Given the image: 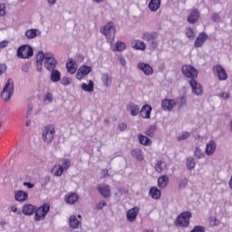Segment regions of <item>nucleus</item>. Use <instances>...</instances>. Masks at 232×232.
<instances>
[{"label":"nucleus","mask_w":232,"mask_h":232,"mask_svg":"<svg viewBox=\"0 0 232 232\" xmlns=\"http://www.w3.org/2000/svg\"><path fill=\"white\" fill-rule=\"evenodd\" d=\"M143 41L149 43V46L152 50H157L159 48V33L157 32H150V33H144L142 36Z\"/></svg>","instance_id":"f257e3e1"},{"label":"nucleus","mask_w":232,"mask_h":232,"mask_svg":"<svg viewBox=\"0 0 232 232\" xmlns=\"http://www.w3.org/2000/svg\"><path fill=\"white\" fill-rule=\"evenodd\" d=\"M57 59L52 53H44V66L48 70V72H52L57 68Z\"/></svg>","instance_id":"f03ea898"},{"label":"nucleus","mask_w":232,"mask_h":232,"mask_svg":"<svg viewBox=\"0 0 232 232\" xmlns=\"http://www.w3.org/2000/svg\"><path fill=\"white\" fill-rule=\"evenodd\" d=\"M102 35H105L108 43L111 44L115 41V24L110 22L102 30Z\"/></svg>","instance_id":"7ed1b4c3"},{"label":"nucleus","mask_w":232,"mask_h":232,"mask_svg":"<svg viewBox=\"0 0 232 232\" xmlns=\"http://www.w3.org/2000/svg\"><path fill=\"white\" fill-rule=\"evenodd\" d=\"M14 95V80L13 79H8L3 92L1 93L2 99L8 102L10 99H12V96Z\"/></svg>","instance_id":"20e7f679"},{"label":"nucleus","mask_w":232,"mask_h":232,"mask_svg":"<svg viewBox=\"0 0 232 232\" xmlns=\"http://www.w3.org/2000/svg\"><path fill=\"white\" fill-rule=\"evenodd\" d=\"M191 218V212H182L176 219L175 226L178 227H188L189 226V219Z\"/></svg>","instance_id":"39448f33"},{"label":"nucleus","mask_w":232,"mask_h":232,"mask_svg":"<svg viewBox=\"0 0 232 232\" xmlns=\"http://www.w3.org/2000/svg\"><path fill=\"white\" fill-rule=\"evenodd\" d=\"M34 56V48L30 45H22L17 49V57L19 59H30Z\"/></svg>","instance_id":"423d86ee"},{"label":"nucleus","mask_w":232,"mask_h":232,"mask_svg":"<svg viewBox=\"0 0 232 232\" xmlns=\"http://www.w3.org/2000/svg\"><path fill=\"white\" fill-rule=\"evenodd\" d=\"M55 136V126L46 125L43 130L42 137L44 142H52L53 137Z\"/></svg>","instance_id":"0eeeda50"},{"label":"nucleus","mask_w":232,"mask_h":232,"mask_svg":"<svg viewBox=\"0 0 232 232\" xmlns=\"http://www.w3.org/2000/svg\"><path fill=\"white\" fill-rule=\"evenodd\" d=\"M181 72L185 77L191 79V81L195 80V77L198 75V72L195 67L191 65H183L181 68Z\"/></svg>","instance_id":"6e6552de"},{"label":"nucleus","mask_w":232,"mask_h":232,"mask_svg":"<svg viewBox=\"0 0 232 232\" xmlns=\"http://www.w3.org/2000/svg\"><path fill=\"white\" fill-rule=\"evenodd\" d=\"M140 211V208H139V207H134L129 209L126 213V218L128 222H135L137 220V217Z\"/></svg>","instance_id":"1a4fd4ad"},{"label":"nucleus","mask_w":232,"mask_h":232,"mask_svg":"<svg viewBox=\"0 0 232 232\" xmlns=\"http://www.w3.org/2000/svg\"><path fill=\"white\" fill-rule=\"evenodd\" d=\"M91 72H92V66L82 65L78 69L76 79H78V81H81L82 77H86V75L91 73Z\"/></svg>","instance_id":"9d476101"},{"label":"nucleus","mask_w":232,"mask_h":232,"mask_svg":"<svg viewBox=\"0 0 232 232\" xmlns=\"http://www.w3.org/2000/svg\"><path fill=\"white\" fill-rule=\"evenodd\" d=\"M177 106V102L175 100L165 99L161 102V108L165 111H171L172 108Z\"/></svg>","instance_id":"9b49d317"},{"label":"nucleus","mask_w":232,"mask_h":232,"mask_svg":"<svg viewBox=\"0 0 232 232\" xmlns=\"http://www.w3.org/2000/svg\"><path fill=\"white\" fill-rule=\"evenodd\" d=\"M189 84L191 86L192 93H194V95H202L203 90L202 85H200V83H198L195 80H190Z\"/></svg>","instance_id":"f8f14e48"},{"label":"nucleus","mask_w":232,"mask_h":232,"mask_svg":"<svg viewBox=\"0 0 232 232\" xmlns=\"http://www.w3.org/2000/svg\"><path fill=\"white\" fill-rule=\"evenodd\" d=\"M138 68H139V70L143 72V73H145V75H153V67H151V65H150L148 63H145L142 62L139 63Z\"/></svg>","instance_id":"ddd939ff"},{"label":"nucleus","mask_w":232,"mask_h":232,"mask_svg":"<svg viewBox=\"0 0 232 232\" xmlns=\"http://www.w3.org/2000/svg\"><path fill=\"white\" fill-rule=\"evenodd\" d=\"M97 189H98L99 193L102 195V197H103L104 198H110V197L111 195V190L110 188V186L99 185L97 187Z\"/></svg>","instance_id":"4468645a"},{"label":"nucleus","mask_w":232,"mask_h":232,"mask_svg":"<svg viewBox=\"0 0 232 232\" xmlns=\"http://www.w3.org/2000/svg\"><path fill=\"white\" fill-rule=\"evenodd\" d=\"M44 63V53L38 52L36 56V72H43V64Z\"/></svg>","instance_id":"2eb2a0df"},{"label":"nucleus","mask_w":232,"mask_h":232,"mask_svg":"<svg viewBox=\"0 0 232 232\" xmlns=\"http://www.w3.org/2000/svg\"><path fill=\"white\" fill-rule=\"evenodd\" d=\"M79 200V195L75 192H70L64 196V201L66 204L73 205Z\"/></svg>","instance_id":"dca6fc26"},{"label":"nucleus","mask_w":232,"mask_h":232,"mask_svg":"<svg viewBox=\"0 0 232 232\" xmlns=\"http://www.w3.org/2000/svg\"><path fill=\"white\" fill-rule=\"evenodd\" d=\"M14 199L17 202H26L28 200V193L24 190L14 191Z\"/></svg>","instance_id":"f3484780"},{"label":"nucleus","mask_w":232,"mask_h":232,"mask_svg":"<svg viewBox=\"0 0 232 232\" xmlns=\"http://www.w3.org/2000/svg\"><path fill=\"white\" fill-rule=\"evenodd\" d=\"M199 17H200V15L198 14V9H194V10H192L190 12L189 15L187 18V21L190 24H195V23H197L198 21Z\"/></svg>","instance_id":"a211bd4d"},{"label":"nucleus","mask_w":232,"mask_h":232,"mask_svg":"<svg viewBox=\"0 0 232 232\" xmlns=\"http://www.w3.org/2000/svg\"><path fill=\"white\" fill-rule=\"evenodd\" d=\"M217 150V143H215L214 140H210L208 143H207L205 153L208 157H211Z\"/></svg>","instance_id":"6ab92c4d"},{"label":"nucleus","mask_w":232,"mask_h":232,"mask_svg":"<svg viewBox=\"0 0 232 232\" xmlns=\"http://www.w3.org/2000/svg\"><path fill=\"white\" fill-rule=\"evenodd\" d=\"M214 70L217 72L219 81L227 80V72H226V70L222 66L217 65Z\"/></svg>","instance_id":"aec40b11"},{"label":"nucleus","mask_w":232,"mask_h":232,"mask_svg":"<svg viewBox=\"0 0 232 232\" xmlns=\"http://www.w3.org/2000/svg\"><path fill=\"white\" fill-rule=\"evenodd\" d=\"M151 110H153V108H151L150 105H143L140 111V117H142V119H150L151 115Z\"/></svg>","instance_id":"412c9836"},{"label":"nucleus","mask_w":232,"mask_h":232,"mask_svg":"<svg viewBox=\"0 0 232 232\" xmlns=\"http://www.w3.org/2000/svg\"><path fill=\"white\" fill-rule=\"evenodd\" d=\"M208 39V34L206 33H201L197 37L194 46L195 48H200L204 43H206V40Z\"/></svg>","instance_id":"4be33fe9"},{"label":"nucleus","mask_w":232,"mask_h":232,"mask_svg":"<svg viewBox=\"0 0 232 232\" xmlns=\"http://www.w3.org/2000/svg\"><path fill=\"white\" fill-rule=\"evenodd\" d=\"M22 213L26 216H32L35 213V207L32 204H26L23 207Z\"/></svg>","instance_id":"5701e85b"},{"label":"nucleus","mask_w":232,"mask_h":232,"mask_svg":"<svg viewBox=\"0 0 232 232\" xmlns=\"http://www.w3.org/2000/svg\"><path fill=\"white\" fill-rule=\"evenodd\" d=\"M149 195L150 197H151V198H154V200H159L162 193L160 192V189H159L157 187H152L150 189Z\"/></svg>","instance_id":"b1692460"},{"label":"nucleus","mask_w":232,"mask_h":232,"mask_svg":"<svg viewBox=\"0 0 232 232\" xmlns=\"http://www.w3.org/2000/svg\"><path fill=\"white\" fill-rule=\"evenodd\" d=\"M169 184V177L167 175L161 176L158 179V186L160 189H164Z\"/></svg>","instance_id":"393cba45"},{"label":"nucleus","mask_w":232,"mask_h":232,"mask_svg":"<svg viewBox=\"0 0 232 232\" xmlns=\"http://www.w3.org/2000/svg\"><path fill=\"white\" fill-rule=\"evenodd\" d=\"M41 35V31L37 29H28L25 31V36L27 39H35Z\"/></svg>","instance_id":"a878e982"},{"label":"nucleus","mask_w":232,"mask_h":232,"mask_svg":"<svg viewBox=\"0 0 232 232\" xmlns=\"http://www.w3.org/2000/svg\"><path fill=\"white\" fill-rule=\"evenodd\" d=\"M69 226L72 229H78L79 226H81V221L77 219V217L72 215L69 218Z\"/></svg>","instance_id":"bb28decb"},{"label":"nucleus","mask_w":232,"mask_h":232,"mask_svg":"<svg viewBox=\"0 0 232 232\" xmlns=\"http://www.w3.org/2000/svg\"><path fill=\"white\" fill-rule=\"evenodd\" d=\"M131 157H133V159H136L140 162H142V160H144V155H142V150H140V149L132 150Z\"/></svg>","instance_id":"cd10ccee"},{"label":"nucleus","mask_w":232,"mask_h":232,"mask_svg":"<svg viewBox=\"0 0 232 232\" xmlns=\"http://www.w3.org/2000/svg\"><path fill=\"white\" fill-rule=\"evenodd\" d=\"M160 8V0H150L149 3V10L157 12Z\"/></svg>","instance_id":"c85d7f7f"},{"label":"nucleus","mask_w":232,"mask_h":232,"mask_svg":"<svg viewBox=\"0 0 232 232\" xmlns=\"http://www.w3.org/2000/svg\"><path fill=\"white\" fill-rule=\"evenodd\" d=\"M138 140L140 144H141L142 146H151L152 141L151 140H150V138L142 135V134H138Z\"/></svg>","instance_id":"c756f323"},{"label":"nucleus","mask_w":232,"mask_h":232,"mask_svg":"<svg viewBox=\"0 0 232 232\" xmlns=\"http://www.w3.org/2000/svg\"><path fill=\"white\" fill-rule=\"evenodd\" d=\"M51 72V81L52 82H59L61 81V72L59 70L53 69Z\"/></svg>","instance_id":"7c9ffc66"},{"label":"nucleus","mask_w":232,"mask_h":232,"mask_svg":"<svg viewBox=\"0 0 232 232\" xmlns=\"http://www.w3.org/2000/svg\"><path fill=\"white\" fill-rule=\"evenodd\" d=\"M166 168H168V164L162 160L157 161L155 165V170L157 173H162V171L166 170Z\"/></svg>","instance_id":"2f4dec72"},{"label":"nucleus","mask_w":232,"mask_h":232,"mask_svg":"<svg viewBox=\"0 0 232 232\" xmlns=\"http://www.w3.org/2000/svg\"><path fill=\"white\" fill-rule=\"evenodd\" d=\"M130 107V114L132 115V117H137V115H139V112L140 111V107H139V105L130 102L129 104Z\"/></svg>","instance_id":"473e14b6"},{"label":"nucleus","mask_w":232,"mask_h":232,"mask_svg":"<svg viewBox=\"0 0 232 232\" xmlns=\"http://www.w3.org/2000/svg\"><path fill=\"white\" fill-rule=\"evenodd\" d=\"M66 68L68 72L71 73L72 75H73V73L77 72V66L75 63H73V59L69 60V63H66Z\"/></svg>","instance_id":"72a5a7b5"},{"label":"nucleus","mask_w":232,"mask_h":232,"mask_svg":"<svg viewBox=\"0 0 232 232\" xmlns=\"http://www.w3.org/2000/svg\"><path fill=\"white\" fill-rule=\"evenodd\" d=\"M132 48H134L135 50L144 51L146 50V44L142 41L136 40L132 43Z\"/></svg>","instance_id":"f704fd0d"},{"label":"nucleus","mask_w":232,"mask_h":232,"mask_svg":"<svg viewBox=\"0 0 232 232\" xmlns=\"http://www.w3.org/2000/svg\"><path fill=\"white\" fill-rule=\"evenodd\" d=\"M93 86H95V83H93V81L90 80L89 84L82 83L81 88L83 92H88L90 93L93 92Z\"/></svg>","instance_id":"c9c22d12"},{"label":"nucleus","mask_w":232,"mask_h":232,"mask_svg":"<svg viewBox=\"0 0 232 232\" xmlns=\"http://www.w3.org/2000/svg\"><path fill=\"white\" fill-rule=\"evenodd\" d=\"M176 104L179 105V110H180V108H184V106H188V97L183 95V96L178 98L176 101Z\"/></svg>","instance_id":"e433bc0d"},{"label":"nucleus","mask_w":232,"mask_h":232,"mask_svg":"<svg viewBox=\"0 0 232 232\" xmlns=\"http://www.w3.org/2000/svg\"><path fill=\"white\" fill-rule=\"evenodd\" d=\"M187 168L189 169V171L195 169V166H197V162L195 161V159L193 157L187 158Z\"/></svg>","instance_id":"4c0bfd02"},{"label":"nucleus","mask_w":232,"mask_h":232,"mask_svg":"<svg viewBox=\"0 0 232 232\" xmlns=\"http://www.w3.org/2000/svg\"><path fill=\"white\" fill-rule=\"evenodd\" d=\"M53 172L54 177H61L64 172V169H63V166L61 165H55L53 169Z\"/></svg>","instance_id":"58836bf2"},{"label":"nucleus","mask_w":232,"mask_h":232,"mask_svg":"<svg viewBox=\"0 0 232 232\" xmlns=\"http://www.w3.org/2000/svg\"><path fill=\"white\" fill-rule=\"evenodd\" d=\"M45 217H46L45 214L43 213V211L41 210L40 208H38L36 209V211H35V214H34V220H35L36 222H39V221H41L42 219L44 220V218H45Z\"/></svg>","instance_id":"ea45409f"},{"label":"nucleus","mask_w":232,"mask_h":232,"mask_svg":"<svg viewBox=\"0 0 232 232\" xmlns=\"http://www.w3.org/2000/svg\"><path fill=\"white\" fill-rule=\"evenodd\" d=\"M155 131H157V125H150L145 131L147 137H155Z\"/></svg>","instance_id":"a19ab883"},{"label":"nucleus","mask_w":232,"mask_h":232,"mask_svg":"<svg viewBox=\"0 0 232 232\" xmlns=\"http://www.w3.org/2000/svg\"><path fill=\"white\" fill-rule=\"evenodd\" d=\"M63 167V171H68V169H70V166H72V161L68 159H65L63 160V165H61Z\"/></svg>","instance_id":"79ce46f5"},{"label":"nucleus","mask_w":232,"mask_h":232,"mask_svg":"<svg viewBox=\"0 0 232 232\" xmlns=\"http://www.w3.org/2000/svg\"><path fill=\"white\" fill-rule=\"evenodd\" d=\"M188 179L186 178L181 179L179 182V188L186 189V188H188Z\"/></svg>","instance_id":"37998d69"},{"label":"nucleus","mask_w":232,"mask_h":232,"mask_svg":"<svg viewBox=\"0 0 232 232\" xmlns=\"http://www.w3.org/2000/svg\"><path fill=\"white\" fill-rule=\"evenodd\" d=\"M39 208L44 214H45V217L48 215V213H50V204L48 203L43 204L41 207H39Z\"/></svg>","instance_id":"c03bdc74"},{"label":"nucleus","mask_w":232,"mask_h":232,"mask_svg":"<svg viewBox=\"0 0 232 232\" xmlns=\"http://www.w3.org/2000/svg\"><path fill=\"white\" fill-rule=\"evenodd\" d=\"M185 34L188 39H195V32H193V29H191V27H187Z\"/></svg>","instance_id":"a18cd8bd"},{"label":"nucleus","mask_w":232,"mask_h":232,"mask_svg":"<svg viewBox=\"0 0 232 232\" xmlns=\"http://www.w3.org/2000/svg\"><path fill=\"white\" fill-rule=\"evenodd\" d=\"M102 81L104 86H109L110 84H111V81H110V76L108 75V73L102 74Z\"/></svg>","instance_id":"49530a36"},{"label":"nucleus","mask_w":232,"mask_h":232,"mask_svg":"<svg viewBox=\"0 0 232 232\" xmlns=\"http://www.w3.org/2000/svg\"><path fill=\"white\" fill-rule=\"evenodd\" d=\"M194 155L198 159H204L205 157V155L202 153V150H200L198 147L195 149Z\"/></svg>","instance_id":"de8ad7c7"},{"label":"nucleus","mask_w":232,"mask_h":232,"mask_svg":"<svg viewBox=\"0 0 232 232\" xmlns=\"http://www.w3.org/2000/svg\"><path fill=\"white\" fill-rule=\"evenodd\" d=\"M126 50V44L122 42L116 43V52H123Z\"/></svg>","instance_id":"09e8293b"},{"label":"nucleus","mask_w":232,"mask_h":232,"mask_svg":"<svg viewBox=\"0 0 232 232\" xmlns=\"http://www.w3.org/2000/svg\"><path fill=\"white\" fill-rule=\"evenodd\" d=\"M30 68H32V65L30 63H24L22 67L21 70L22 72H24V73H28V72L30 71Z\"/></svg>","instance_id":"8fccbe9b"},{"label":"nucleus","mask_w":232,"mask_h":232,"mask_svg":"<svg viewBox=\"0 0 232 232\" xmlns=\"http://www.w3.org/2000/svg\"><path fill=\"white\" fill-rule=\"evenodd\" d=\"M34 110V106L32 104H29L27 107V111L25 114V118L26 119H30V117L32 116V111Z\"/></svg>","instance_id":"3c124183"},{"label":"nucleus","mask_w":232,"mask_h":232,"mask_svg":"<svg viewBox=\"0 0 232 232\" xmlns=\"http://www.w3.org/2000/svg\"><path fill=\"white\" fill-rule=\"evenodd\" d=\"M51 178L50 176H46L42 179V187L44 188V186H48L50 184Z\"/></svg>","instance_id":"603ef678"},{"label":"nucleus","mask_w":232,"mask_h":232,"mask_svg":"<svg viewBox=\"0 0 232 232\" xmlns=\"http://www.w3.org/2000/svg\"><path fill=\"white\" fill-rule=\"evenodd\" d=\"M5 14H6V6L5 5V4H0V17L5 16Z\"/></svg>","instance_id":"864d4df0"},{"label":"nucleus","mask_w":232,"mask_h":232,"mask_svg":"<svg viewBox=\"0 0 232 232\" xmlns=\"http://www.w3.org/2000/svg\"><path fill=\"white\" fill-rule=\"evenodd\" d=\"M211 19H212V21H214V23H218L220 21V15H218V14H217V13H214L212 14Z\"/></svg>","instance_id":"5fc2aeb1"},{"label":"nucleus","mask_w":232,"mask_h":232,"mask_svg":"<svg viewBox=\"0 0 232 232\" xmlns=\"http://www.w3.org/2000/svg\"><path fill=\"white\" fill-rule=\"evenodd\" d=\"M128 128V125L126 123H120L118 125V129L120 131H125Z\"/></svg>","instance_id":"6e6d98bb"},{"label":"nucleus","mask_w":232,"mask_h":232,"mask_svg":"<svg viewBox=\"0 0 232 232\" xmlns=\"http://www.w3.org/2000/svg\"><path fill=\"white\" fill-rule=\"evenodd\" d=\"M189 137V132H185L178 138V140H186Z\"/></svg>","instance_id":"4d7b16f0"},{"label":"nucleus","mask_w":232,"mask_h":232,"mask_svg":"<svg viewBox=\"0 0 232 232\" xmlns=\"http://www.w3.org/2000/svg\"><path fill=\"white\" fill-rule=\"evenodd\" d=\"M61 83L63 85V86H68L70 84V79L67 78V77H63L62 79V82Z\"/></svg>","instance_id":"13d9d810"},{"label":"nucleus","mask_w":232,"mask_h":232,"mask_svg":"<svg viewBox=\"0 0 232 232\" xmlns=\"http://www.w3.org/2000/svg\"><path fill=\"white\" fill-rule=\"evenodd\" d=\"M6 72V64L5 63H0V75H3Z\"/></svg>","instance_id":"bf43d9fd"},{"label":"nucleus","mask_w":232,"mask_h":232,"mask_svg":"<svg viewBox=\"0 0 232 232\" xmlns=\"http://www.w3.org/2000/svg\"><path fill=\"white\" fill-rule=\"evenodd\" d=\"M219 97H222L227 101V99H229V97H231V94L229 92H222L221 94H219Z\"/></svg>","instance_id":"052dcab7"},{"label":"nucleus","mask_w":232,"mask_h":232,"mask_svg":"<svg viewBox=\"0 0 232 232\" xmlns=\"http://www.w3.org/2000/svg\"><path fill=\"white\" fill-rule=\"evenodd\" d=\"M106 207V201L100 202L96 205V209H102V208Z\"/></svg>","instance_id":"680f3d73"},{"label":"nucleus","mask_w":232,"mask_h":232,"mask_svg":"<svg viewBox=\"0 0 232 232\" xmlns=\"http://www.w3.org/2000/svg\"><path fill=\"white\" fill-rule=\"evenodd\" d=\"M45 101H48L49 102H52L53 101V95H52V93L48 92L46 94Z\"/></svg>","instance_id":"e2e57ef3"},{"label":"nucleus","mask_w":232,"mask_h":232,"mask_svg":"<svg viewBox=\"0 0 232 232\" xmlns=\"http://www.w3.org/2000/svg\"><path fill=\"white\" fill-rule=\"evenodd\" d=\"M6 46H8V41L0 42V48H6Z\"/></svg>","instance_id":"0e129e2a"},{"label":"nucleus","mask_w":232,"mask_h":232,"mask_svg":"<svg viewBox=\"0 0 232 232\" xmlns=\"http://www.w3.org/2000/svg\"><path fill=\"white\" fill-rule=\"evenodd\" d=\"M210 224L211 226H218V221L217 220V218H213L210 220Z\"/></svg>","instance_id":"69168bd1"},{"label":"nucleus","mask_w":232,"mask_h":232,"mask_svg":"<svg viewBox=\"0 0 232 232\" xmlns=\"http://www.w3.org/2000/svg\"><path fill=\"white\" fill-rule=\"evenodd\" d=\"M24 186H26V188H28L29 189H32L34 188V184H32L31 182H24Z\"/></svg>","instance_id":"338daca9"},{"label":"nucleus","mask_w":232,"mask_h":232,"mask_svg":"<svg viewBox=\"0 0 232 232\" xmlns=\"http://www.w3.org/2000/svg\"><path fill=\"white\" fill-rule=\"evenodd\" d=\"M119 61H120L121 66H126V59H124L123 57H121L119 59Z\"/></svg>","instance_id":"774afa93"}]
</instances>
